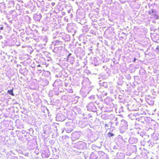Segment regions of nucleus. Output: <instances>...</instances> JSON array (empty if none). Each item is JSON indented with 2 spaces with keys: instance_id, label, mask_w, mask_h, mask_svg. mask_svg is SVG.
Instances as JSON below:
<instances>
[{
  "instance_id": "39448f33",
  "label": "nucleus",
  "mask_w": 159,
  "mask_h": 159,
  "mask_svg": "<svg viewBox=\"0 0 159 159\" xmlns=\"http://www.w3.org/2000/svg\"><path fill=\"white\" fill-rule=\"evenodd\" d=\"M153 40L156 42H158L159 41L157 39H155L153 37Z\"/></svg>"
},
{
  "instance_id": "6e6552de",
  "label": "nucleus",
  "mask_w": 159,
  "mask_h": 159,
  "mask_svg": "<svg viewBox=\"0 0 159 159\" xmlns=\"http://www.w3.org/2000/svg\"><path fill=\"white\" fill-rule=\"evenodd\" d=\"M136 60V59L135 58H134V60H133V62H135V60Z\"/></svg>"
},
{
  "instance_id": "f03ea898",
  "label": "nucleus",
  "mask_w": 159,
  "mask_h": 159,
  "mask_svg": "<svg viewBox=\"0 0 159 159\" xmlns=\"http://www.w3.org/2000/svg\"><path fill=\"white\" fill-rule=\"evenodd\" d=\"M7 93L12 96H13L14 95V93H13V89L8 90Z\"/></svg>"
},
{
  "instance_id": "20e7f679",
  "label": "nucleus",
  "mask_w": 159,
  "mask_h": 159,
  "mask_svg": "<svg viewBox=\"0 0 159 159\" xmlns=\"http://www.w3.org/2000/svg\"><path fill=\"white\" fill-rule=\"evenodd\" d=\"M154 12L153 10L152 9V10L151 11H150L149 12V14H150L151 13H153Z\"/></svg>"
},
{
  "instance_id": "f257e3e1",
  "label": "nucleus",
  "mask_w": 159,
  "mask_h": 159,
  "mask_svg": "<svg viewBox=\"0 0 159 159\" xmlns=\"http://www.w3.org/2000/svg\"><path fill=\"white\" fill-rule=\"evenodd\" d=\"M42 156L43 158H47L49 156V152L48 150L43 151L42 154Z\"/></svg>"
},
{
  "instance_id": "7ed1b4c3",
  "label": "nucleus",
  "mask_w": 159,
  "mask_h": 159,
  "mask_svg": "<svg viewBox=\"0 0 159 159\" xmlns=\"http://www.w3.org/2000/svg\"><path fill=\"white\" fill-rule=\"evenodd\" d=\"M108 135L109 137H111V136H113L114 135V134H112L111 133L109 132L108 133Z\"/></svg>"
},
{
  "instance_id": "0eeeda50",
  "label": "nucleus",
  "mask_w": 159,
  "mask_h": 159,
  "mask_svg": "<svg viewBox=\"0 0 159 159\" xmlns=\"http://www.w3.org/2000/svg\"><path fill=\"white\" fill-rule=\"evenodd\" d=\"M3 26H2V27H1L0 28V30H2L3 29Z\"/></svg>"
},
{
  "instance_id": "9d476101",
  "label": "nucleus",
  "mask_w": 159,
  "mask_h": 159,
  "mask_svg": "<svg viewBox=\"0 0 159 159\" xmlns=\"http://www.w3.org/2000/svg\"><path fill=\"white\" fill-rule=\"evenodd\" d=\"M54 4H55V3H53H53H52V4L53 5H54Z\"/></svg>"
},
{
  "instance_id": "423d86ee",
  "label": "nucleus",
  "mask_w": 159,
  "mask_h": 159,
  "mask_svg": "<svg viewBox=\"0 0 159 159\" xmlns=\"http://www.w3.org/2000/svg\"><path fill=\"white\" fill-rule=\"evenodd\" d=\"M154 15L155 16V17H156V19H158L159 18V16L158 15H156V14H154Z\"/></svg>"
},
{
  "instance_id": "1a4fd4ad",
  "label": "nucleus",
  "mask_w": 159,
  "mask_h": 159,
  "mask_svg": "<svg viewBox=\"0 0 159 159\" xmlns=\"http://www.w3.org/2000/svg\"><path fill=\"white\" fill-rule=\"evenodd\" d=\"M40 65H39L37 66V67H40Z\"/></svg>"
}]
</instances>
